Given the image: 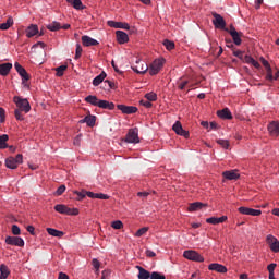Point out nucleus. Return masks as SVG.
Returning a JSON list of instances; mask_svg holds the SVG:
<instances>
[{
  "label": "nucleus",
  "instance_id": "1",
  "mask_svg": "<svg viewBox=\"0 0 279 279\" xmlns=\"http://www.w3.org/2000/svg\"><path fill=\"white\" fill-rule=\"evenodd\" d=\"M54 210L56 213H60V215H69L71 217H77L80 215L78 208H71L64 204H57Z\"/></svg>",
  "mask_w": 279,
  "mask_h": 279
},
{
  "label": "nucleus",
  "instance_id": "2",
  "mask_svg": "<svg viewBox=\"0 0 279 279\" xmlns=\"http://www.w3.org/2000/svg\"><path fill=\"white\" fill-rule=\"evenodd\" d=\"M13 102L15 104L17 110H21V112L27 113L32 110V105H29V100H27V98H21L20 96H14Z\"/></svg>",
  "mask_w": 279,
  "mask_h": 279
},
{
  "label": "nucleus",
  "instance_id": "3",
  "mask_svg": "<svg viewBox=\"0 0 279 279\" xmlns=\"http://www.w3.org/2000/svg\"><path fill=\"white\" fill-rule=\"evenodd\" d=\"M131 69L134 71V73H137V75H145V73L149 71V65H147L145 60L136 59L135 64H133Z\"/></svg>",
  "mask_w": 279,
  "mask_h": 279
},
{
  "label": "nucleus",
  "instance_id": "4",
  "mask_svg": "<svg viewBox=\"0 0 279 279\" xmlns=\"http://www.w3.org/2000/svg\"><path fill=\"white\" fill-rule=\"evenodd\" d=\"M166 62L167 60H165V58L155 59L148 68L149 75H158V73L162 71V66H165Z\"/></svg>",
  "mask_w": 279,
  "mask_h": 279
},
{
  "label": "nucleus",
  "instance_id": "5",
  "mask_svg": "<svg viewBox=\"0 0 279 279\" xmlns=\"http://www.w3.org/2000/svg\"><path fill=\"white\" fill-rule=\"evenodd\" d=\"M211 16H214L213 25L216 29H223V32H228V28L226 27V20L221 14L211 12Z\"/></svg>",
  "mask_w": 279,
  "mask_h": 279
},
{
  "label": "nucleus",
  "instance_id": "6",
  "mask_svg": "<svg viewBox=\"0 0 279 279\" xmlns=\"http://www.w3.org/2000/svg\"><path fill=\"white\" fill-rule=\"evenodd\" d=\"M183 257L186 258V260H193V263H204V256L197 251H184Z\"/></svg>",
  "mask_w": 279,
  "mask_h": 279
},
{
  "label": "nucleus",
  "instance_id": "7",
  "mask_svg": "<svg viewBox=\"0 0 279 279\" xmlns=\"http://www.w3.org/2000/svg\"><path fill=\"white\" fill-rule=\"evenodd\" d=\"M125 143H141V138L138 137V128L129 129L125 136Z\"/></svg>",
  "mask_w": 279,
  "mask_h": 279
},
{
  "label": "nucleus",
  "instance_id": "8",
  "mask_svg": "<svg viewBox=\"0 0 279 279\" xmlns=\"http://www.w3.org/2000/svg\"><path fill=\"white\" fill-rule=\"evenodd\" d=\"M238 213H240V215H250L251 217H260L263 215L260 209H254L245 206L239 207Z\"/></svg>",
  "mask_w": 279,
  "mask_h": 279
},
{
  "label": "nucleus",
  "instance_id": "9",
  "mask_svg": "<svg viewBox=\"0 0 279 279\" xmlns=\"http://www.w3.org/2000/svg\"><path fill=\"white\" fill-rule=\"evenodd\" d=\"M266 243L268 244L270 252H274V254H278L279 241L276 236H274L271 234L267 235Z\"/></svg>",
  "mask_w": 279,
  "mask_h": 279
},
{
  "label": "nucleus",
  "instance_id": "10",
  "mask_svg": "<svg viewBox=\"0 0 279 279\" xmlns=\"http://www.w3.org/2000/svg\"><path fill=\"white\" fill-rule=\"evenodd\" d=\"M173 132H175V134H178V136H183V138H190L191 133L186 130H184V128H182V122L177 121L173 126H172Z\"/></svg>",
  "mask_w": 279,
  "mask_h": 279
},
{
  "label": "nucleus",
  "instance_id": "11",
  "mask_svg": "<svg viewBox=\"0 0 279 279\" xmlns=\"http://www.w3.org/2000/svg\"><path fill=\"white\" fill-rule=\"evenodd\" d=\"M15 71L19 73V75L22 77V84H25V82H29L31 76L29 73H27V70L21 65V63L15 62L14 63Z\"/></svg>",
  "mask_w": 279,
  "mask_h": 279
},
{
  "label": "nucleus",
  "instance_id": "12",
  "mask_svg": "<svg viewBox=\"0 0 279 279\" xmlns=\"http://www.w3.org/2000/svg\"><path fill=\"white\" fill-rule=\"evenodd\" d=\"M7 245H14L15 247H25V241L21 236H7Z\"/></svg>",
  "mask_w": 279,
  "mask_h": 279
},
{
  "label": "nucleus",
  "instance_id": "13",
  "mask_svg": "<svg viewBox=\"0 0 279 279\" xmlns=\"http://www.w3.org/2000/svg\"><path fill=\"white\" fill-rule=\"evenodd\" d=\"M117 108L122 114H136V112H138V107L135 106L117 105Z\"/></svg>",
  "mask_w": 279,
  "mask_h": 279
},
{
  "label": "nucleus",
  "instance_id": "14",
  "mask_svg": "<svg viewBox=\"0 0 279 279\" xmlns=\"http://www.w3.org/2000/svg\"><path fill=\"white\" fill-rule=\"evenodd\" d=\"M209 271H217V274H228V268L225 265L213 263L208 265Z\"/></svg>",
  "mask_w": 279,
  "mask_h": 279
},
{
  "label": "nucleus",
  "instance_id": "15",
  "mask_svg": "<svg viewBox=\"0 0 279 279\" xmlns=\"http://www.w3.org/2000/svg\"><path fill=\"white\" fill-rule=\"evenodd\" d=\"M222 178L225 180H239L241 178V174L239 173V170H227L222 172Z\"/></svg>",
  "mask_w": 279,
  "mask_h": 279
},
{
  "label": "nucleus",
  "instance_id": "16",
  "mask_svg": "<svg viewBox=\"0 0 279 279\" xmlns=\"http://www.w3.org/2000/svg\"><path fill=\"white\" fill-rule=\"evenodd\" d=\"M117 43L119 45H125V43H130V37L128 33L123 31H116Z\"/></svg>",
  "mask_w": 279,
  "mask_h": 279
},
{
  "label": "nucleus",
  "instance_id": "17",
  "mask_svg": "<svg viewBox=\"0 0 279 279\" xmlns=\"http://www.w3.org/2000/svg\"><path fill=\"white\" fill-rule=\"evenodd\" d=\"M83 47H97L99 45V41L97 39H93L90 36L84 35L81 38Z\"/></svg>",
  "mask_w": 279,
  "mask_h": 279
},
{
  "label": "nucleus",
  "instance_id": "18",
  "mask_svg": "<svg viewBox=\"0 0 279 279\" xmlns=\"http://www.w3.org/2000/svg\"><path fill=\"white\" fill-rule=\"evenodd\" d=\"M107 25L109 27H113L114 29H130V24L125 22L108 21Z\"/></svg>",
  "mask_w": 279,
  "mask_h": 279
},
{
  "label": "nucleus",
  "instance_id": "19",
  "mask_svg": "<svg viewBox=\"0 0 279 279\" xmlns=\"http://www.w3.org/2000/svg\"><path fill=\"white\" fill-rule=\"evenodd\" d=\"M202 208H208V204L202 202L191 203L187 207L189 213H195L197 210H202Z\"/></svg>",
  "mask_w": 279,
  "mask_h": 279
},
{
  "label": "nucleus",
  "instance_id": "20",
  "mask_svg": "<svg viewBox=\"0 0 279 279\" xmlns=\"http://www.w3.org/2000/svg\"><path fill=\"white\" fill-rule=\"evenodd\" d=\"M268 132L270 136H279V121H272L268 124Z\"/></svg>",
  "mask_w": 279,
  "mask_h": 279
},
{
  "label": "nucleus",
  "instance_id": "21",
  "mask_svg": "<svg viewBox=\"0 0 279 279\" xmlns=\"http://www.w3.org/2000/svg\"><path fill=\"white\" fill-rule=\"evenodd\" d=\"M228 221V216L210 217L206 219V223H210L211 226H218V223H226Z\"/></svg>",
  "mask_w": 279,
  "mask_h": 279
},
{
  "label": "nucleus",
  "instance_id": "22",
  "mask_svg": "<svg viewBox=\"0 0 279 279\" xmlns=\"http://www.w3.org/2000/svg\"><path fill=\"white\" fill-rule=\"evenodd\" d=\"M26 38H34V36H37L38 34V25L37 24H31L25 29Z\"/></svg>",
  "mask_w": 279,
  "mask_h": 279
},
{
  "label": "nucleus",
  "instance_id": "23",
  "mask_svg": "<svg viewBox=\"0 0 279 279\" xmlns=\"http://www.w3.org/2000/svg\"><path fill=\"white\" fill-rule=\"evenodd\" d=\"M86 195L87 197H90V199H110V196L104 193H95V192L86 191Z\"/></svg>",
  "mask_w": 279,
  "mask_h": 279
},
{
  "label": "nucleus",
  "instance_id": "24",
  "mask_svg": "<svg viewBox=\"0 0 279 279\" xmlns=\"http://www.w3.org/2000/svg\"><path fill=\"white\" fill-rule=\"evenodd\" d=\"M217 117H219V119H227L230 121L232 120V112L230 111V109L225 108L217 111Z\"/></svg>",
  "mask_w": 279,
  "mask_h": 279
},
{
  "label": "nucleus",
  "instance_id": "25",
  "mask_svg": "<svg viewBox=\"0 0 279 279\" xmlns=\"http://www.w3.org/2000/svg\"><path fill=\"white\" fill-rule=\"evenodd\" d=\"M136 269H138V275L137 278L138 279H149L151 278V272H149V270L143 268L142 266H136Z\"/></svg>",
  "mask_w": 279,
  "mask_h": 279
},
{
  "label": "nucleus",
  "instance_id": "26",
  "mask_svg": "<svg viewBox=\"0 0 279 279\" xmlns=\"http://www.w3.org/2000/svg\"><path fill=\"white\" fill-rule=\"evenodd\" d=\"M10 71H12V63L0 64V75H2V77L10 75Z\"/></svg>",
  "mask_w": 279,
  "mask_h": 279
},
{
  "label": "nucleus",
  "instance_id": "27",
  "mask_svg": "<svg viewBox=\"0 0 279 279\" xmlns=\"http://www.w3.org/2000/svg\"><path fill=\"white\" fill-rule=\"evenodd\" d=\"M80 123H87L88 128H95V123H97V117L86 116L84 119L80 120Z\"/></svg>",
  "mask_w": 279,
  "mask_h": 279
},
{
  "label": "nucleus",
  "instance_id": "28",
  "mask_svg": "<svg viewBox=\"0 0 279 279\" xmlns=\"http://www.w3.org/2000/svg\"><path fill=\"white\" fill-rule=\"evenodd\" d=\"M98 108H102V110H114V102H110L108 100H99Z\"/></svg>",
  "mask_w": 279,
  "mask_h": 279
},
{
  "label": "nucleus",
  "instance_id": "29",
  "mask_svg": "<svg viewBox=\"0 0 279 279\" xmlns=\"http://www.w3.org/2000/svg\"><path fill=\"white\" fill-rule=\"evenodd\" d=\"M65 1L70 3V5L74 8V10H86V5L82 3V0H65Z\"/></svg>",
  "mask_w": 279,
  "mask_h": 279
},
{
  "label": "nucleus",
  "instance_id": "30",
  "mask_svg": "<svg viewBox=\"0 0 279 279\" xmlns=\"http://www.w3.org/2000/svg\"><path fill=\"white\" fill-rule=\"evenodd\" d=\"M244 62L246 64H252V66H254L255 69H260V63L256 61L252 56H244Z\"/></svg>",
  "mask_w": 279,
  "mask_h": 279
},
{
  "label": "nucleus",
  "instance_id": "31",
  "mask_svg": "<svg viewBox=\"0 0 279 279\" xmlns=\"http://www.w3.org/2000/svg\"><path fill=\"white\" fill-rule=\"evenodd\" d=\"M46 232H48V234H50V236H57V239H62V236H64L63 231H60L54 228H47Z\"/></svg>",
  "mask_w": 279,
  "mask_h": 279
},
{
  "label": "nucleus",
  "instance_id": "32",
  "mask_svg": "<svg viewBox=\"0 0 279 279\" xmlns=\"http://www.w3.org/2000/svg\"><path fill=\"white\" fill-rule=\"evenodd\" d=\"M46 29H49V32H60V29H62V24L58 21H53L46 26Z\"/></svg>",
  "mask_w": 279,
  "mask_h": 279
},
{
  "label": "nucleus",
  "instance_id": "33",
  "mask_svg": "<svg viewBox=\"0 0 279 279\" xmlns=\"http://www.w3.org/2000/svg\"><path fill=\"white\" fill-rule=\"evenodd\" d=\"M232 40L234 43V45H236L238 47L241 46V43H243V33L242 32H238V33H233V35H231Z\"/></svg>",
  "mask_w": 279,
  "mask_h": 279
},
{
  "label": "nucleus",
  "instance_id": "34",
  "mask_svg": "<svg viewBox=\"0 0 279 279\" xmlns=\"http://www.w3.org/2000/svg\"><path fill=\"white\" fill-rule=\"evenodd\" d=\"M5 167L8 169H17L19 163L14 160V157H9L5 159Z\"/></svg>",
  "mask_w": 279,
  "mask_h": 279
},
{
  "label": "nucleus",
  "instance_id": "35",
  "mask_svg": "<svg viewBox=\"0 0 279 279\" xmlns=\"http://www.w3.org/2000/svg\"><path fill=\"white\" fill-rule=\"evenodd\" d=\"M85 101L86 104H90V106H98L99 107V98H97V96L94 95H89L87 97H85Z\"/></svg>",
  "mask_w": 279,
  "mask_h": 279
},
{
  "label": "nucleus",
  "instance_id": "36",
  "mask_svg": "<svg viewBox=\"0 0 279 279\" xmlns=\"http://www.w3.org/2000/svg\"><path fill=\"white\" fill-rule=\"evenodd\" d=\"M8 141H10L8 134L0 135V149H8Z\"/></svg>",
  "mask_w": 279,
  "mask_h": 279
},
{
  "label": "nucleus",
  "instance_id": "37",
  "mask_svg": "<svg viewBox=\"0 0 279 279\" xmlns=\"http://www.w3.org/2000/svg\"><path fill=\"white\" fill-rule=\"evenodd\" d=\"M8 276H10V268L2 264L0 266V279H8Z\"/></svg>",
  "mask_w": 279,
  "mask_h": 279
},
{
  "label": "nucleus",
  "instance_id": "38",
  "mask_svg": "<svg viewBox=\"0 0 279 279\" xmlns=\"http://www.w3.org/2000/svg\"><path fill=\"white\" fill-rule=\"evenodd\" d=\"M107 74L102 71L98 76H96L93 80V85L94 86H99V84H101V82H104V80H106Z\"/></svg>",
  "mask_w": 279,
  "mask_h": 279
},
{
  "label": "nucleus",
  "instance_id": "39",
  "mask_svg": "<svg viewBox=\"0 0 279 279\" xmlns=\"http://www.w3.org/2000/svg\"><path fill=\"white\" fill-rule=\"evenodd\" d=\"M12 25H14V19L9 16L5 23L0 24V29L5 31L9 27H12Z\"/></svg>",
  "mask_w": 279,
  "mask_h": 279
},
{
  "label": "nucleus",
  "instance_id": "40",
  "mask_svg": "<svg viewBox=\"0 0 279 279\" xmlns=\"http://www.w3.org/2000/svg\"><path fill=\"white\" fill-rule=\"evenodd\" d=\"M73 195H76V202H82V199L86 198V190H82L81 192L77 190L73 191Z\"/></svg>",
  "mask_w": 279,
  "mask_h": 279
},
{
  "label": "nucleus",
  "instance_id": "41",
  "mask_svg": "<svg viewBox=\"0 0 279 279\" xmlns=\"http://www.w3.org/2000/svg\"><path fill=\"white\" fill-rule=\"evenodd\" d=\"M162 45L166 47L167 51H173V49H175V43L169 39H165Z\"/></svg>",
  "mask_w": 279,
  "mask_h": 279
},
{
  "label": "nucleus",
  "instance_id": "42",
  "mask_svg": "<svg viewBox=\"0 0 279 279\" xmlns=\"http://www.w3.org/2000/svg\"><path fill=\"white\" fill-rule=\"evenodd\" d=\"M104 84H105V89H107V90H117V84H114V82L113 81H110V80H106L105 82H104Z\"/></svg>",
  "mask_w": 279,
  "mask_h": 279
},
{
  "label": "nucleus",
  "instance_id": "43",
  "mask_svg": "<svg viewBox=\"0 0 279 279\" xmlns=\"http://www.w3.org/2000/svg\"><path fill=\"white\" fill-rule=\"evenodd\" d=\"M68 69H69V65H66V64L56 68L57 77H62V75H64V71H66Z\"/></svg>",
  "mask_w": 279,
  "mask_h": 279
},
{
  "label": "nucleus",
  "instance_id": "44",
  "mask_svg": "<svg viewBox=\"0 0 279 279\" xmlns=\"http://www.w3.org/2000/svg\"><path fill=\"white\" fill-rule=\"evenodd\" d=\"M145 99H147L148 101H158V94L150 92L145 94Z\"/></svg>",
  "mask_w": 279,
  "mask_h": 279
},
{
  "label": "nucleus",
  "instance_id": "45",
  "mask_svg": "<svg viewBox=\"0 0 279 279\" xmlns=\"http://www.w3.org/2000/svg\"><path fill=\"white\" fill-rule=\"evenodd\" d=\"M265 80L267 82H274V70H271V66L266 68V76Z\"/></svg>",
  "mask_w": 279,
  "mask_h": 279
},
{
  "label": "nucleus",
  "instance_id": "46",
  "mask_svg": "<svg viewBox=\"0 0 279 279\" xmlns=\"http://www.w3.org/2000/svg\"><path fill=\"white\" fill-rule=\"evenodd\" d=\"M216 143L221 146L222 149H229L230 141L228 140H217Z\"/></svg>",
  "mask_w": 279,
  "mask_h": 279
},
{
  "label": "nucleus",
  "instance_id": "47",
  "mask_svg": "<svg viewBox=\"0 0 279 279\" xmlns=\"http://www.w3.org/2000/svg\"><path fill=\"white\" fill-rule=\"evenodd\" d=\"M64 191H66V185L62 184L60 185L57 191L53 193L56 197H60V195L64 194Z\"/></svg>",
  "mask_w": 279,
  "mask_h": 279
},
{
  "label": "nucleus",
  "instance_id": "48",
  "mask_svg": "<svg viewBox=\"0 0 279 279\" xmlns=\"http://www.w3.org/2000/svg\"><path fill=\"white\" fill-rule=\"evenodd\" d=\"M111 228H113V230H121V228H123V221L121 220H114L111 223Z\"/></svg>",
  "mask_w": 279,
  "mask_h": 279
},
{
  "label": "nucleus",
  "instance_id": "49",
  "mask_svg": "<svg viewBox=\"0 0 279 279\" xmlns=\"http://www.w3.org/2000/svg\"><path fill=\"white\" fill-rule=\"evenodd\" d=\"M150 279H167V277L161 272L154 271L150 274Z\"/></svg>",
  "mask_w": 279,
  "mask_h": 279
},
{
  "label": "nucleus",
  "instance_id": "50",
  "mask_svg": "<svg viewBox=\"0 0 279 279\" xmlns=\"http://www.w3.org/2000/svg\"><path fill=\"white\" fill-rule=\"evenodd\" d=\"M82 45L77 44L76 45V50H75V60H80V58H82Z\"/></svg>",
  "mask_w": 279,
  "mask_h": 279
},
{
  "label": "nucleus",
  "instance_id": "51",
  "mask_svg": "<svg viewBox=\"0 0 279 279\" xmlns=\"http://www.w3.org/2000/svg\"><path fill=\"white\" fill-rule=\"evenodd\" d=\"M14 117L17 121H25V118L23 117V113H21V109L14 110Z\"/></svg>",
  "mask_w": 279,
  "mask_h": 279
},
{
  "label": "nucleus",
  "instance_id": "52",
  "mask_svg": "<svg viewBox=\"0 0 279 279\" xmlns=\"http://www.w3.org/2000/svg\"><path fill=\"white\" fill-rule=\"evenodd\" d=\"M148 230L149 228L143 227L136 231L135 236H143V234H145Z\"/></svg>",
  "mask_w": 279,
  "mask_h": 279
},
{
  "label": "nucleus",
  "instance_id": "53",
  "mask_svg": "<svg viewBox=\"0 0 279 279\" xmlns=\"http://www.w3.org/2000/svg\"><path fill=\"white\" fill-rule=\"evenodd\" d=\"M92 265H93V267L96 269V271H99V267H101V263L99 262V259L94 258V259L92 260Z\"/></svg>",
  "mask_w": 279,
  "mask_h": 279
},
{
  "label": "nucleus",
  "instance_id": "54",
  "mask_svg": "<svg viewBox=\"0 0 279 279\" xmlns=\"http://www.w3.org/2000/svg\"><path fill=\"white\" fill-rule=\"evenodd\" d=\"M12 234H14V236H19V234H21V228H19V226L13 225L12 228Z\"/></svg>",
  "mask_w": 279,
  "mask_h": 279
},
{
  "label": "nucleus",
  "instance_id": "55",
  "mask_svg": "<svg viewBox=\"0 0 279 279\" xmlns=\"http://www.w3.org/2000/svg\"><path fill=\"white\" fill-rule=\"evenodd\" d=\"M259 61L265 69H269V66H271V64H269V61H267V59H265V57H260Z\"/></svg>",
  "mask_w": 279,
  "mask_h": 279
},
{
  "label": "nucleus",
  "instance_id": "56",
  "mask_svg": "<svg viewBox=\"0 0 279 279\" xmlns=\"http://www.w3.org/2000/svg\"><path fill=\"white\" fill-rule=\"evenodd\" d=\"M0 123H5V109L0 107Z\"/></svg>",
  "mask_w": 279,
  "mask_h": 279
},
{
  "label": "nucleus",
  "instance_id": "57",
  "mask_svg": "<svg viewBox=\"0 0 279 279\" xmlns=\"http://www.w3.org/2000/svg\"><path fill=\"white\" fill-rule=\"evenodd\" d=\"M233 56H235V58H239L240 60H245V57H243V51L241 50L233 51Z\"/></svg>",
  "mask_w": 279,
  "mask_h": 279
},
{
  "label": "nucleus",
  "instance_id": "58",
  "mask_svg": "<svg viewBox=\"0 0 279 279\" xmlns=\"http://www.w3.org/2000/svg\"><path fill=\"white\" fill-rule=\"evenodd\" d=\"M276 267H278V265L277 264H269L268 266H267V270H268V274H274V271H276Z\"/></svg>",
  "mask_w": 279,
  "mask_h": 279
},
{
  "label": "nucleus",
  "instance_id": "59",
  "mask_svg": "<svg viewBox=\"0 0 279 279\" xmlns=\"http://www.w3.org/2000/svg\"><path fill=\"white\" fill-rule=\"evenodd\" d=\"M26 230L29 232V234H32V236H36V228H34V226H27Z\"/></svg>",
  "mask_w": 279,
  "mask_h": 279
},
{
  "label": "nucleus",
  "instance_id": "60",
  "mask_svg": "<svg viewBox=\"0 0 279 279\" xmlns=\"http://www.w3.org/2000/svg\"><path fill=\"white\" fill-rule=\"evenodd\" d=\"M140 104L144 106V108H151V106H154L149 100H141Z\"/></svg>",
  "mask_w": 279,
  "mask_h": 279
},
{
  "label": "nucleus",
  "instance_id": "61",
  "mask_svg": "<svg viewBox=\"0 0 279 279\" xmlns=\"http://www.w3.org/2000/svg\"><path fill=\"white\" fill-rule=\"evenodd\" d=\"M14 161L17 163V165H23V155L22 154H17L14 158Z\"/></svg>",
  "mask_w": 279,
  "mask_h": 279
},
{
  "label": "nucleus",
  "instance_id": "62",
  "mask_svg": "<svg viewBox=\"0 0 279 279\" xmlns=\"http://www.w3.org/2000/svg\"><path fill=\"white\" fill-rule=\"evenodd\" d=\"M187 85H189V81H182V82L178 85V88H179V90H184V88H186Z\"/></svg>",
  "mask_w": 279,
  "mask_h": 279
},
{
  "label": "nucleus",
  "instance_id": "63",
  "mask_svg": "<svg viewBox=\"0 0 279 279\" xmlns=\"http://www.w3.org/2000/svg\"><path fill=\"white\" fill-rule=\"evenodd\" d=\"M226 32H228L230 34V36L238 33L236 28L234 27V24H230L229 29Z\"/></svg>",
  "mask_w": 279,
  "mask_h": 279
},
{
  "label": "nucleus",
  "instance_id": "64",
  "mask_svg": "<svg viewBox=\"0 0 279 279\" xmlns=\"http://www.w3.org/2000/svg\"><path fill=\"white\" fill-rule=\"evenodd\" d=\"M58 279H69V275H66L64 272H59Z\"/></svg>",
  "mask_w": 279,
  "mask_h": 279
}]
</instances>
